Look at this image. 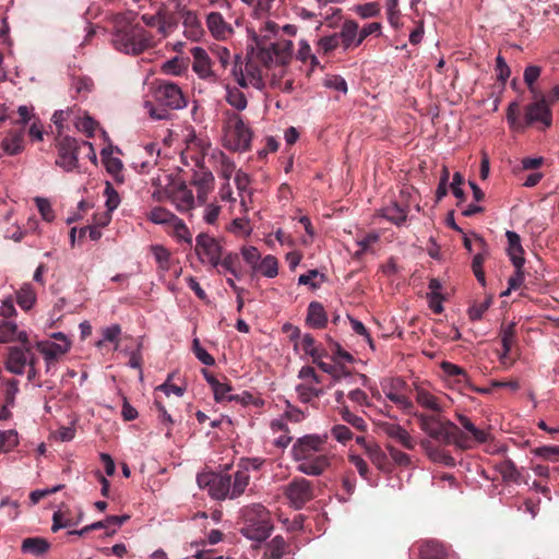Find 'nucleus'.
<instances>
[{"instance_id":"1","label":"nucleus","mask_w":559,"mask_h":559,"mask_svg":"<svg viewBox=\"0 0 559 559\" xmlns=\"http://www.w3.org/2000/svg\"><path fill=\"white\" fill-rule=\"evenodd\" d=\"M278 29L275 22H265L259 34L252 33L254 46L248 51L246 61L240 56L235 57L231 75L239 86L247 88L251 85L262 90L265 86L263 69L273 64L285 66L290 61L294 46L289 39L281 37L270 41L272 36L277 35Z\"/></svg>"},{"instance_id":"2","label":"nucleus","mask_w":559,"mask_h":559,"mask_svg":"<svg viewBox=\"0 0 559 559\" xmlns=\"http://www.w3.org/2000/svg\"><path fill=\"white\" fill-rule=\"evenodd\" d=\"M112 44L121 52L140 55L154 46V36L140 24H132L127 17L117 16Z\"/></svg>"},{"instance_id":"3","label":"nucleus","mask_w":559,"mask_h":559,"mask_svg":"<svg viewBox=\"0 0 559 559\" xmlns=\"http://www.w3.org/2000/svg\"><path fill=\"white\" fill-rule=\"evenodd\" d=\"M536 100L524 108V119L521 120L520 104L512 102L507 109V120L512 130L523 131L527 127L540 123L542 129H548L552 124V111L545 96H535Z\"/></svg>"},{"instance_id":"4","label":"nucleus","mask_w":559,"mask_h":559,"mask_svg":"<svg viewBox=\"0 0 559 559\" xmlns=\"http://www.w3.org/2000/svg\"><path fill=\"white\" fill-rule=\"evenodd\" d=\"M243 525L240 533L252 540L263 542L273 531L270 512L260 503L247 506L240 511Z\"/></svg>"},{"instance_id":"5","label":"nucleus","mask_w":559,"mask_h":559,"mask_svg":"<svg viewBox=\"0 0 559 559\" xmlns=\"http://www.w3.org/2000/svg\"><path fill=\"white\" fill-rule=\"evenodd\" d=\"M226 148L234 152H246L251 146L252 131L241 115L230 109L223 112Z\"/></svg>"},{"instance_id":"6","label":"nucleus","mask_w":559,"mask_h":559,"mask_svg":"<svg viewBox=\"0 0 559 559\" xmlns=\"http://www.w3.org/2000/svg\"><path fill=\"white\" fill-rule=\"evenodd\" d=\"M414 416L418 419L420 429L431 439L443 444H450V440L452 439L450 435L452 421L448 419L441 420L436 415H427L424 413H414Z\"/></svg>"},{"instance_id":"7","label":"nucleus","mask_w":559,"mask_h":559,"mask_svg":"<svg viewBox=\"0 0 559 559\" xmlns=\"http://www.w3.org/2000/svg\"><path fill=\"white\" fill-rule=\"evenodd\" d=\"M194 251L202 263H209L218 274H222V271L218 269V263L224 251L216 238L207 234H199L195 238Z\"/></svg>"},{"instance_id":"8","label":"nucleus","mask_w":559,"mask_h":559,"mask_svg":"<svg viewBox=\"0 0 559 559\" xmlns=\"http://www.w3.org/2000/svg\"><path fill=\"white\" fill-rule=\"evenodd\" d=\"M154 98L160 106L169 109H181L187 106L181 88L170 81H158Z\"/></svg>"},{"instance_id":"9","label":"nucleus","mask_w":559,"mask_h":559,"mask_svg":"<svg viewBox=\"0 0 559 559\" xmlns=\"http://www.w3.org/2000/svg\"><path fill=\"white\" fill-rule=\"evenodd\" d=\"M57 159L56 165L66 171H71L79 166V150L80 144L78 140L71 136H60L57 139Z\"/></svg>"},{"instance_id":"10","label":"nucleus","mask_w":559,"mask_h":559,"mask_svg":"<svg viewBox=\"0 0 559 559\" xmlns=\"http://www.w3.org/2000/svg\"><path fill=\"white\" fill-rule=\"evenodd\" d=\"M284 495L290 504L298 510L314 498L313 485L304 477H297L285 487Z\"/></svg>"},{"instance_id":"11","label":"nucleus","mask_w":559,"mask_h":559,"mask_svg":"<svg viewBox=\"0 0 559 559\" xmlns=\"http://www.w3.org/2000/svg\"><path fill=\"white\" fill-rule=\"evenodd\" d=\"M230 483L231 475H200L198 476V484L200 487H209V493L217 500L230 499Z\"/></svg>"},{"instance_id":"12","label":"nucleus","mask_w":559,"mask_h":559,"mask_svg":"<svg viewBox=\"0 0 559 559\" xmlns=\"http://www.w3.org/2000/svg\"><path fill=\"white\" fill-rule=\"evenodd\" d=\"M326 442V436L308 435L299 438L292 448V455L295 461L300 459H308L310 455H314L316 452L322 450Z\"/></svg>"},{"instance_id":"13","label":"nucleus","mask_w":559,"mask_h":559,"mask_svg":"<svg viewBox=\"0 0 559 559\" xmlns=\"http://www.w3.org/2000/svg\"><path fill=\"white\" fill-rule=\"evenodd\" d=\"M71 342L55 343L51 341H39L36 343L37 350L44 356L47 371L70 350Z\"/></svg>"},{"instance_id":"14","label":"nucleus","mask_w":559,"mask_h":559,"mask_svg":"<svg viewBox=\"0 0 559 559\" xmlns=\"http://www.w3.org/2000/svg\"><path fill=\"white\" fill-rule=\"evenodd\" d=\"M24 348L12 346L8 348L5 357V369L14 374H22L28 362L27 355H31L29 344L23 345Z\"/></svg>"},{"instance_id":"15","label":"nucleus","mask_w":559,"mask_h":559,"mask_svg":"<svg viewBox=\"0 0 559 559\" xmlns=\"http://www.w3.org/2000/svg\"><path fill=\"white\" fill-rule=\"evenodd\" d=\"M176 11L182 19L186 37L194 41L199 40L202 37L204 31L197 12L186 9L183 5L180 7V10Z\"/></svg>"},{"instance_id":"16","label":"nucleus","mask_w":559,"mask_h":559,"mask_svg":"<svg viewBox=\"0 0 559 559\" xmlns=\"http://www.w3.org/2000/svg\"><path fill=\"white\" fill-rule=\"evenodd\" d=\"M297 469L300 473L311 476L321 475L330 465V457L326 454L310 455L308 459H300Z\"/></svg>"},{"instance_id":"17","label":"nucleus","mask_w":559,"mask_h":559,"mask_svg":"<svg viewBox=\"0 0 559 559\" xmlns=\"http://www.w3.org/2000/svg\"><path fill=\"white\" fill-rule=\"evenodd\" d=\"M337 34L344 50L354 49L361 45V40L359 39V25L354 20H346Z\"/></svg>"},{"instance_id":"18","label":"nucleus","mask_w":559,"mask_h":559,"mask_svg":"<svg viewBox=\"0 0 559 559\" xmlns=\"http://www.w3.org/2000/svg\"><path fill=\"white\" fill-rule=\"evenodd\" d=\"M193 57L192 69L201 79H210L214 76L211 69V59L205 49L201 47H193L190 50Z\"/></svg>"},{"instance_id":"19","label":"nucleus","mask_w":559,"mask_h":559,"mask_svg":"<svg viewBox=\"0 0 559 559\" xmlns=\"http://www.w3.org/2000/svg\"><path fill=\"white\" fill-rule=\"evenodd\" d=\"M382 431L390 438L400 442L405 449L413 450L415 441L406 429L397 424L382 423L380 424Z\"/></svg>"},{"instance_id":"20","label":"nucleus","mask_w":559,"mask_h":559,"mask_svg":"<svg viewBox=\"0 0 559 559\" xmlns=\"http://www.w3.org/2000/svg\"><path fill=\"white\" fill-rule=\"evenodd\" d=\"M206 26L216 39H226L233 28L227 24L219 12H211L206 16Z\"/></svg>"},{"instance_id":"21","label":"nucleus","mask_w":559,"mask_h":559,"mask_svg":"<svg viewBox=\"0 0 559 559\" xmlns=\"http://www.w3.org/2000/svg\"><path fill=\"white\" fill-rule=\"evenodd\" d=\"M420 447L432 462L450 467L455 465L454 457L439 447H436L431 440L423 439L420 441Z\"/></svg>"},{"instance_id":"22","label":"nucleus","mask_w":559,"mask_h":559,"mask_svg":"<svg viewBox=\"0 0 559 559\" xmlns=\"http://www.w3.org/2000/svg\"><path fill=\"white\" fill-rule=\"evenodd\" d=\"M21 342L23 345L29 344L25 331H20L16 323L3 321L0 323V343Z\"/></svg>"},{"instance_id":"23","label":"nucleus","mask_w":559,"mask_h":559,"mask_svg":"<svg viewBox=\"0 0 559 559\" xmlns=\"http://www.w3.org/2000/svg\"><path fill=\"white\" fill-rule=\"evenodd\" d=\"M506 237L509 243L508 254L510 257V260L512 261V264L514 265L515 269L524 266V250L521 245L520 236L515 231L508 230L506 233Z\"/></svg>"},{"instance_id":"24","label":"nucleus","mask_w":559,"mask_h":559,"mask_svg":"<svg viewBox=\"0 0 559 559\" xmlns=\"http://www.w3.org/2000/svg\"><path fill=\"white\" fill-rule=\"evenodd\" d=\"M405 382L401 379H397L395 382L391 384V389L389 391L384 390L385 396L396 404L401 409H403L407 414H413L414 404L413 402L404 394L399 393V389L404 386Z\"/></svg>"},{"instance_id":"25","label":"nucleus","mask_w":559,"mask_h":559,"mask_svg":"<svg viewBox=\"0 0 559 559\" xmlns=\"http://www.w3.org/2000/svg\"><path fill=\"white\" fill-rule=\"evenodd\" d=\"M448 548L438 540H425L419 545V559H448Z\"/></svg>"},{"instance_id":"26","label":"nucleus","mask_w":559,"mask_h":559,"mask_svg":"<svg viewBox=\"0 0 559 559\" xmlns=\"http://www.w3.org/2000/svg\"><path fill=\"white\" fill-rule=\"evenodd\" d=\"M24 131H11L1 141L2 151L10 155H19L24 151Z\"/></svg>"},{"instance_id":"27","label":"nucleus","mask_w":559,"mask_h":559,"mask_svg":"<svg viewBox=\"0 0 559 559\" xmlns=\"http://www.w3.org/2000/svg\"><path fill=\"white\" fill-rule=\"evenodd\" d=\"M307 323L314 329H323L328 323L324 307L319 301H311L307 309Z\"/></svg>"},{"instance_id":"28","label":"nucleus","mask_w":559,"mask_h":559,"mask_svg":"<svg viewBox=\"0 0 559 559\" xmlns=\"http://www.w3.org/2000/svg\"><path fill=\"white\" fill-rule=\"evenodd\" d=\"M173 202L179 212L190 211L194 205L192 191L185 183H181L173 193Z\"/></svg>"},{"instance_id":"29","label":"nucleus","mask_w":559,"mask_h":559,"mask_svg":"<svg viewBox=\"0 0 559 559\" xmlns=\"http://www.w3.org/2000/svg\"><path fill=\"white\" fill-rule=\"evenodd\" d=\"M288 552H290L289 544L281 535H277L265 545L264 556L270 559H281Z\"/></svg>"},{"instance_id":"30","label":"nucleus","mask_w":559,"mask_h":559,"mask_svg":"<svg viewBox=\"0 0 559 559\" xmlns=\"http://www.w3.org/2000/svg\"><path fill=\"white\" fill-rule=\"evenodd\" d=\"M218 269L223 272H228L236 278H241L242 272L240 270V258L236 252H223V257L219 259Z\"/></svg>"},{"instance_id":"31","label":"nucleus","mask_w":559,"mask_h":559,"mask_svg":"<svg viewBox=\"0 0 559 559\" xmlns=\"http://www.w3.org/2000/svg\"><path fill=\"white\" fill-rule=\"evenodd\" d=\"M250 475L246 468H239L234 475H231L230 483V499L237 498L243 493L245 489L249 485Z\"/></svg>"},{"instance_id":"32","label":"nucleus","mask_w":559,"mask_h":559,"mask_svg":"<svg viewBox=\"0 0 559 559\" xmlns=\"http://www.w3.org/2000/svg\"><path fill=\"white\" fill-rule=\"evenodd\" d=\"M16 302L25 311L33 308L36 302V292L29 283H25L16 290Z\"/></svg>"},{"instance_id":"33","label":"nucleus","mask_w":559,"mask_h":559,"mask_svg":"<svg viewBox=\"0 0 559 559\" xmlns=\"http://www.w3.org/2000/svg\"><path fill=\"white\" fill-rule=\"evenodd\" d=\"M50 544L41 537H28L22 542V551L35 556L44 555L48 551Z\"/></svg>"},{"instance_id":"34","label":"nucleus","mask_w":559,"mask_h":559,"mask_svg":"<svg viewBox=\"0 0 559 559\" xmlns=\"http://www.w3.org/2000/svg\"><path fill=\"white\" fill-rule=\"evenodd\" d=\"M456 418L464 429H466L478 443H486L491 440V435L486 430L478 429L467 416L457 414Z\"/></svg>"},{"instance_id":"35","label":"nucleus","mask_w":559,"mask_h":559,"mask_svg":"<svg viewBox=\"0 0 559 559\" xmlns=\"http://www.w3.org/2000/svg\"><path fill=\"white\" fill-rule=\"evenodd\" d=\"M194 185L198 187V198L204 201L214 185L213 174L209 170H202L194 176Z\"/></svg>"},{"instance_id":"36","label":"nucleus","mask_w":559,"mask_h":559,"mask_svg":"<svg viewBox=\"0 0 559 559\" xmlns=\"http://www.w3.org/2000/svg\"><path fill=\"white\" fill-rule=\"evenodd\" d=\"M178 26V20L175 15V13H171L167 11L165 5H162V15L158 26V34L162 35V37H167L169 34H171Z\"/></svg>"},{"instance_id":"37","label":"nucleus","mask_w":559,"mask_h":559,"mask_svg":"<svg viewBox=\"0 0 559 559\" xmlns=\"http://www.w3.org/2000/svg\"><path fill=\"white\" fill-rule=\"evenodd\" d=\"M382 217L396 226L402 225L407 218V210L401 207L397 203H393L381 211Z\"/></svg>"},{"instance_id":"38","label":"nucleus","mask_w":559,"mask_h":559,"mask_svg":"<svg viewBox=\"0 0 559 559\" xmlns=\"http://www.w3.org/2000/svg\"><path fill=\"white\" fill-rule=\"evenodd\" d=\"M225 100L237 111H242L248 106L246 95L237 87H226Z\"/></svg>"},{"instance_id":"39","label":"nucleus","mask_w":559,"mask_h":559,"mask_svg":"<svg viewBox=\"0 0 559 559\" xmlns=\"http://www.w3.org/2000/svg\"><path fill=\"white\" fill-rule=\"evenodd\" d=\"M212 157L217 159L219 175L228 182L235 171V163L222 151H214Z\"/></svg>"},{"instance_id":"40","label":"nucleus","mask_w":559,"mask_h":559,"mask_svg":"<svg viewBox=\"0 0 559 559\" xmlns=\"http://www.w3.org/2000/svg\"><path fill=\"white\" fill-rule=\"evenodd\" d=\"M326 349L331 353V357L335 362H352L354 360L353 355L344 350L340 343L335 342L332 337L326 336Z\"/></svg>"},{"instance_id":"41","label":"nucleus","mask_w":559,"mask_h":559,"mask_svg":"<svg viewBox=\"0 0 559 559\" xmlns=\"http://www.w3.org/2000/svg\"><path fill=\"white\" fill-rule=\"evenodd\" d=\"M257 272H260L263 276L273 278L278 274V262L277 259L271 254L264 257L258 267Z\"/></svg>"},{"instance_id":"42","label":"nucleus","mask_w":559,"mask_h":559,"mask_svg":"<svg viewBox=\"0 0 559 559\" xmlns=\"http://www.w3.org/2000/svg\"><path fill=\"white\" fill-rule=\"evenodd\" d=\"M338 414L341 415V418L345 423H347L348 425H350L355 429H357L359 431H366L367 430V424H366L365 419L362 417L352 413L349 411L348 406L343 405L340 408Z\"/></svg>"},{"instance_id":"43","label":"nucleus","mask_w":559,"mask_h":559,"mask_svg":"<svg viewBox=\"0 0 559 559\" xmlns=\"http://www.w3.org/2000/svg\"><path fill=\"white\" fill-rule=\"evenodd\" d=\"M502 355L500 359L503 361L511 352L512 345L515 340V324L511 323L501 330Z\"/></svg>"},{"instance_id":"44","label":"nucleus","mask_w":559,"mask_h":559,"mask_svg":"<svg viewBox=\"0 0 559 559\" xmlns=\"http://www.w3.org/2000/svg\"><path fill=\"white\" fill-rule=\"evenodd\" d=\"M416 401L419 405L430 411L440 413L441 406L438 399L424 389H418L416 394Z\"/></svg>"},{"instance_id":"45","label":"nucleus","mask_w":559,"mask_h":559,"mask_svg":"<svg viewBox=\"0 0 559 559\" xmlns=\"http://www.w3.org/2000/svg\"><path fill=\"white\" fill-rule=\"evenodd\" d=\"M148 218L155 224L171 225L177 219V216L164 207L156 206L150 212Z\"/></svg>"},{"instance_id":"46","label":"nucleus","mask_w":559,"mask_h":559,"mask_svg":"<svg viewBox=\"0 0 559 559\" xmlns=\"http://www.w3.org/2000/svg\"><path fill=\"white\" fill-rule=\"evenodd\" d=\"M441 368L448 377L455 378L459 383H468L469 377L462 367L449 361H443L441 364Z\"/></svg>"},{"instance_id":"47","label":"nucleus","mask_w":559,"mask_h":559,"mask_svg":"<svg viewBox=\"0 0 559 559\" xmlns=\"http://www.w3.org/2000/svg\"><path fill=\"white\" fill-rule=\"evenodd\" d=\"M296 392L298 394L299 401L302 403H310L313 399H318L323 394L322 389H318L305 383L298 384L296 386Z\"/></svg>"},{"instance_id":"48","label":"nucleus","mask_w":559,"mask_h":559,"mask_svg":"<svg viewBox=\"0 0 559 559\" xmlns=\"http://www.w3.org/2000/svg\"><path fill=\"white\" fill-rule=\"evenodd\" d=\"M498 471L503 480L518 483L520 480V472L511 460H504L498 465Z\"/></svg>"},{"instance_id":"49","label":"nucleus","mask_w":559,"mask_h":559,"mask_svg":"<svg viewBox=\"0 0 559 559\" xmlns=\"http://www.w3.org/2000/svg\"><path fill=\"white\" fill-rule=\"evenodd\" d=\"M19 444V437L15 430H0V452H10Z\"/></svg>"},{"instance_id":"50","label":"nucleus","mask_w":559,"mask_h":559,"mask_svg":"<svg viewBox=\"0 0 559 559\" xmlns=\"http://www.w3.org/2000/svg\"><path fill=\"white\" fill-rule=\"evenodd\" d=\"M213 393H214V399L216 402H223V401H229L231 402L233 400H239V395L236 394H228L230 391H231V385L227 382H218L217 385H215L213 389H212Z\"/></svg>"},{"instance_id":"51","label":"nucleus","mask_w":559,"mask_h":559,"mask_svg":"<svg viewBox=\"0 0 559 559\" xmlns=\"http://www.w3.org/2000/svg\"><path fill=\"white\" fill-rule=\"evenodd\" d=\"M486 252H478L477 254L474 255L472 261L473 273L481 286H486V277L483 269V264L486 260Z\"/></svg>"},{"instance_id":"52","label":"nucleus","mask_w":559,"mask_h":559,"mask_svg":"<svg viewBox=\"0 0 559 559\" xmlns=\"http://www.w3.org/2000/svg\"><path fill=\"white\" fill-rule=\"evenodd\" d=\"M450 435L452 439L450 440V444H455L460 449H469L471 445V438L463 433L461 429L455 425L452 424V427L450 429Z\"/></svg>"},{"instance_id":"53","label":"nucleus","mask_w":559,"mask_h":559,"mask_svg":"<svg viewBox=\"0 0 559 559\" xmlns=\"http://www.w3.org/2000/svg\"><path fill=\"white\" fill-rule=\"evenodd\" d=\"M144 153L147 155V159L141 163L142 170H146L156 164L159 155V147L157 143H148L143 147Z\"/></svg>"},{"instance_id":"54","label":"nucleus","mask_w":559,"mask_h":559,"mask_svg":"<svg viewBox=\"0 0 559 559\" xmlns=\"http://www.w3.org/2000/svg\"><path fill=\"white\" fill-rule=\"evenodd\" d=\"M82 518V514H80L79 520L74 521L73 519H66V521H62V509H59L56 511L52 515V526L51 531L53 533L58 532L60 528L66 527H72L79 524L80 520Z\"/></svg>"},{"instance_id":"55","label":"nucleus","mask_w":559,"mask_h":559,"mask_svg":"<svg viewBox=\"0 0 559 559\" xmlns=\"http://www.w3.org/2000/svg\"><path fill=\"white\" fill-rule=\"evenodd\" d=\"M82 518V514H80L79 520L74 521L73 519H66V521H62V509H59L56 511L52 515V526L51 531L53 533L58 532L60 528L66 527H72L79 524L80 520Z\"/></svg>"},{"instance_id":"56","label":"nucleus","mask_w":559,"mask_h":559,"mask_svg":"<svg viewBox=\"0 0 559 559\" xmlns=\"http://www.w3.org/2000/svg\"><path fill=\"white\" fill-rule=\"evenodd\" d=\"M104 163H105V167H106V170L111 174L112 176H115V178L119 181H122V178H120V174L122 171V168H123V164L121 162L120 158L118 157H114V156H104Z\"/></svg>"},{"instance_id":"57","label":"nucleus","mask_w":559,"mask_h":559,"mask_svg":"<svg viewBox=\"0 0 559 559\" xmlns=\"http://www.w3.org/2000/svg\"><path fill=\"white\" fill-rule=\"evenodd\" d=\"M192 350L195 357L205 366H213L215 364V359L212 355H210L200 344L199 338H194L192 342Z\"/></svg>"},{"instance_id":"58","label":"nucleus","mask_w":559,"mask_h":559,"mask_svg":"<svg viewBox=\"0 0 559 559\" xmlns=\"http://www.w3.org/2000/svg\"><path fill=\"white\" fill-rule=\"evenodd\" d=\"M19 393V381L16 379H8L4 382V403L14 406L15 396Z\"/></svg>"},{"instance_id":"59","label":"nucleus","mask_w":559,"mask_h":559,"mask_svg":"<svg viewBox=\"0 0 559 559\" xmlns=\"http://www.w3.org/2000/svg\"><path fill=\"white\" fill-rule=\"evenodd\" d=\"M241 255L246 263H248L253 271L258 267L261 259V254L255 247H242Z\"/></svg>"},{"instance_id":"60","label":"nucleus","mask_w":559,"mask_h":559,"mask_svg":"<svg viewBox=\"0 0 559 559\" xmlns=\"http://www.w3.org/2000/svg\"><path fill=\"white\" fill-rule=\"evenodd\" d=\"M301 348L302 350L311 356L312 358V361H317L318 360V345L316 343V340L312 335L310 334H305L301 338Z\"/></svg>"},{"instance_id":"61","label":"nucleus","mask_w":559,"mask_h":559,"mask_svg":"<svg viewBox=\"0 0 559 559\" xmlns=\"http://www.w3.org/2000/svg\"><path fill=\"white\" fill-rule=\"evenodd\" d=\"M170 226L174 228V234L179 240L188 243L192 242L191 234L182 219L177 217V219Z\"/></svg>"},{"instance_id":"62","label":"nucleus","mask_w":559,"mask_h":559,"mask_svg":"<svg viewBox=\"0 0 559 559\" xmlns=\"http://www.w3.org/2000/svg\"><path fill=\"white\" fill-rule=\"evenodd\" d=\"M533 453L542 459L556 461L559 459V445H544L533 450Z\"/></svg>"},{"instance_id":"63","label":"nucleus","mask_w":559,"mask_h":559,"mask_svg":"<svg viewBox=\"0 0 559 559\" xmlns=\"http://www.w3.org/2000/svg\"><path fill=\"white\" fill-rule=\"evenodd\" d=\"M104 193L107 197V200H106L107 211L111 213L120 204L119 194L114 189V187L110 182H106V188H105Z\"/></svg>"},{"instance_id":"64","label":"nucleus","mask_w":559,"mask_h":559,"mask_svg":"<svg viewBox=\"0 0 559 559\" xmlns=\"http://www.w3.org/2000/svg\"><path fill=\"white\" fill-rule=\"evenodd\" d=\"M331 435L336 441L341 443H346L353 439V432L345 425L333 426L331 429Z\"/></svg>"}]
</instances>
